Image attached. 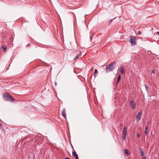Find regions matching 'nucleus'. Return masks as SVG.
<instances>
[{"label":"nucleus","mask_w":159,"mask_h":159,"mask_svg":"<svg viewBox=\"0 0 159 159\" xmlns=\"http://www.w3.org/2000/svg\"><path fill=\"white\" fill-rule=\"evenodd\" d=\"M112 21H113V20L112 19L110 20V21H109L110 23H109V24H110L112 22Z\"/></svg>","instance_id":"aec40b11"},{"label":"nucleus","mask_w":159,"mask_h":159,"mask_svg":"<svg viewBox=\"0 0 159 159\" xmlns=\"http://www.w3.org/2000/svg\"><path fill=\"white\" fill-rule=\"evenodd\" d=\"M119 70L120 72V73L124 74H125V71L124 69L123 68V67L121 66L119 68Z\"/></svg>","instance_id":"0eeeda50"},{"label":"nucleus","mask_w":159,"mask_h":159,"mask_svg":"<svg viewBox=\"0 0 159 159\" xmlns=\"http://www.w3.org/2000/svg\"><path fill=\"white\" fill-rule=\"evenodd\" d=\"M90 40H91V37H90Z\"/></svg>","instance_id":"bb28decb"},{"label":"nucleus","mask_w":159,"mask_h":159,"mask_svg":"<svg viewBox=\"0 0 159 159\" xmlns=\"http://www.w3.org/2000/svg\"><path fill=\"white\" fill-rule=\"evenodd\" d=\"M129 41L131 43V45L132 46H134L136 44V43L135 42V38L134 36H131Z\"/></svg>","instance_id":"7ed1b4c3"},{"label":"nucleus","mask_w":159,"mask_h":159,"mask_svg":"<svg viewBox=\"0 0 159 159\" xmlns=\"http://www.w3.org/2000/svg\"><path fill=\"white\" fill-rule=\"evenodd\" d=\"M30 45V44H27V46H28V45Z\"/></svg>","instance_id":"cd10ccee"},{"label":"nucleus","mask_w":159,"mask_h":159,"mask_svg":"<svg viewBox=\"0 0 159 159\" xmlns=\"http://www.w3.org/2000/svg\"><path fill=\"white\" fill-rule=\"evenodd\" d=\"M80 56V54H78L75 57L74 59V60H75V59H77V58H78V57H79Z\"/></svg>","instance_id":"dca6fc26"},{"label":"nucleus","mask_w":159,"mask_h":159,"mask_svg":"<svg viewBox=\"0 0 159 159\" xmlns=\"http://www.w3.org/2000/svg\"><path fill=\"white\" fill-rule=\"evenodd\" d=\"M142 114V113L141 111H140L138 113V114L136 116V119L137 121L139 122V121L141 119V116Z\"/></svg>","instance_id":"39448f33"},{"label":"nucleus","mask_w":159,"mask_h":159,"mask_svg":"<svg viewBox=\"0 0 159 159\" xmlns=\"http://www.w3.org/2000/svg\"><path fill=\"white\" fill-rule=\"evenodd\" d=\"M65 159H70L68 157H67L65 158Z\"/></svg>","instance_id":"b1692460"},{"label":"nucleus","mask_w":159,"mask_h":159,"mask_svg":"<svg viewBox=\"0 0 159 159\" xmlns=\"http://www.w3.org/2000/svg\"><path fill=\"white\" fill-rule=\"evenodd\" d=\"M3 97L5 100L7 101H11L14 102V99L8 93H6L4 94L3 95Z\"/></svg>","instance_id":"f03ea898"},{"label":"nucleus","mask_w":159,"mask_h":159,"mask_svg":"<svg viewBox=\"0 0 159 159\" xmlns=\"http://www.w3.org/2000/svg\"><path fill=\"white\" fill-rule=\"evenodd\" d=\"M127 127L126 126H124L123 130L122 136L123 140H125L126 139V133L127 132Z\"/></svg>","instance_id":"20e7f679"},{"label":"nucleus","mask_w":159,"mask_h":159,"mask_svg":"<svg viewBox=\"0 0 159 159\" xmlns=\"http://www.w3.org/2000/svg\"><path fill=\"white\" fill-rule=\"evenodd\" d=\"M2 48H3L4 51H5L7 49V47L5 45L3 46H2Z\"/></svg>","instance_id":"4468645a"},{"label":"nucleus","mask_w":159,"mask_h":159,"mask_svg":"<svg viewBox=\"0 0 159 159\" xmlns=\"http://www.w3.org/2000/svg\"><path fill=\"white\" fill-rule=\"evenodd\" d=\"M125 153L126 155H128L129 154V150L127 149L125 150Z\"/></svg>","instance_id":"f8f14e48"},{"label":"nucleus","mask_w":159,"mask_h":159,"mask_svg":"<svg viewBox=\"0 0 159 159\" xmlns=\"http://www.w3.org/2000/svg\"><path fill=\"white\" fill-rule=\"evenodd\" d=\"M98 73V70H97V69H95V70L94 72V74H93L94 76H95V77L96 76L95 75V74H97Z\"/></svg>","instance_id":"ddd939ff"},{"label":"nucleus","mask_w":159,"mask_h":159,"mask_svg":"<svg viewBox=\"0 0 159 159\" xmlns=\"http://www.w3.org/2000/svg\"><path fill=\"white\" fill-rule=\"evenodd\" d=\"M148 126L146 125L145 129V135H147L148 133Z\"/></svg>","instance_id":"9b49d317"},{"label":"nucleus","mask_w":159,"mask_h":159,"mask_svg":"<svg viewBox=\"0 0 159 159\" xmlns=\"http://www.w3.org/2000/svg\"><path fill=\"white\" fill-rule=\"evenodd\" d=\"M157 33L158 34V35H159V32H157Z\"/></svg>","instance_id":"393cba45"},{"label":"nucleus","mask_w":159,"mask_h":159,"mask_svg":"<svg viewBox=\"0 0 159 159\" xmlns=\"http://www.w3.org/2000/svg\"><path fill=\"white\" fill-rule=\"evenodd\" d=\"M119 82H118V81L117 80V81L115 83H114V85H117L118 84V83H119Z\"/></svg>","instance_id":"6ab92c4d"},{"label":"nucleus","mask_w":159,"mask_h":159,"mask_svg":"<svg viewBox=\"0 0 159 159\" xmlns=\"http://www.w3.org/2000/svg\"><path fill=\"white\" fill-rule=\"evenodd\" d=\"M129 104L130 105V106L132 108H133V109L135 108V103L134 102V100H132L130 102Z\"/></svg>","instance_id":"423d86ee"},{"label":"nucleus","mask_w":159,"mask_h":159,"mask_svg":"<svg viewBox=\"0 0 159 159\" xmlns=\"http://www.w3.org/2000/svg\"><path fill=\"white\" fill-rule=\"evenodd\" d=\"M65 108H63L62 109V115L65 118H66V114L65 113Z\"/></svg>","instance_id":"6e6552de"},{"label":"nucleus","mask_w":159,"mask_h":159,"mask_svg":"<svg viewBox=\"0 0 159 159\" xmlns=\"http://www.w3.org/2000/svg\"><path fill=\"white\" fill-rule=\"evenodd\" d=\"M145 87L146 88V89H147L148 88L147 86L146 85H145Z\"/></svg>","instance_id":"5701e85b"},{"label":"nucleus","mask_w":159,"mask_h":159,"mask_svg":"<svg viewBox=\"0 0 159 159\" xmlns=\"http://www.w3.org/2000/svg\"><path fill=\"white\" fill-rule=\"evenodd\" d=\"M152 72L154 74H155V71H154V70H152Z\"/></svg>","instance_id":"4be33fe9"},{"label":"nucleus","mask_w":159,"mask_h":159,"mask_svg":"<svg viewBox=\"0 0 159 159\" xmlns=\"http://www.w3.org/2000/svg\"><path fill=\"white\" fill-rule=\"evenodd\" d=\"M115 18H114L113 19V20L115 19Z\"/></svg>","instance_id":"c85d7f7f"},{"label":"nucleus","mask_w":159,"mask_h":159,"mask_svg":"<svg viewBox=\"0 0 159 159\" xmlns=\"http://www.w3.org/2000/svg\"><path fill=\"white\" fill-rule=\"evenodd\" d=\"M142 159H146V158L145 156H143L142 157Z\"/></svg>","instance_id":"412c9836"},{"label":"nucleus","mask_w":159,"mask_h":159,"mask_svg":"<svg viewBox=\"0 0 159 159\" xmlns=\"http://www.w3.org/2000/svg\"><path fill=\"white\" fill-rule=\"evenodd\" d=\"M121 78V76L120 75H119L118 76V78L117 79V80L118 81V82H119V81L120 80Z\"/></svg>","instance_id":"2eb2a0df"},{"label":"nucleus","mask_w":159,"mask_h":159,"mask_svg":"<svg viewBox=\"0 0 159 159\" xmlns=\"http://www.w3.org/2000/svg\"><path fill=\"white\" fill-rule=\"evenodd\" d=\"M140 134L139 133H138L137 134V137L138 138L140 137Z\"/></svg>","instance_id":"f3484780"},{"label":"nucleus","mask_w":159,"mask_h":159,"mask_svg":"<svg viewBox=\"0 0 159 159\" xmlns=\"http://www.w3.org/2000/svg\"><path fill=\"white\" fill-rule=\"evenodd\" d=\"M72 154L75 157L76 159H79L78 155L75 152H72Z\"/></svg>","instance_id":"9d476101"},{"label":"nucleus","mask_w":159,"mask_h":159,"mask_svg":"<svg viewBox=\"0 0 159 159\" xmlns=\"http://www.w3.org/2000/svg\"><path fill=\"white\" fill-rule=\"evenodd\" d=\"M120 126H122V124H120Z\"/></svg>","instance_id":"a878e982"},{"label":"nucleus","mask_w":159,"mask_h":159,"mask_svg":"<svg viewBox=\"0 0 159 159\" xmlns=\"http://www.w3.org/2000/svg\"><path fill=\"white\" fill-rule=\"evenodd\" d=\"M141 34V32L140 31H139L138 32V34H137L138 35H140Z\"/></svg>","instance_id":"a211bd4d"},{"label":"nucleus","mask_w":159,"mask_h":159,"mask_svg":"<svg viewBox=\"0 0 159 159\" xmlns=\"http://www.w3.org/2000/svg\"><path fill=\"white\" fill-rule=\"evenodd\" d=\"M115 67V62H113L106 66V69L107 73L109 72L112 71L114 69Z\"/></svg>","instance_id":"f257e3e1"},{"label":"nucleus","mask_w":159,"mask_h":159,"mask_svg":"<svg viewBox=\"0 0 159 159\" xmlns=\"http://www.w3.org/2000/svg\"><path fill=\"white\" fill-rule=\"evenodd\" d=\"M139 151L142 157H143L144 155V153L143 150V149L140 148H139Z\"/></svg>","instance_id":"1a4fd4ad"}]
</instances>
